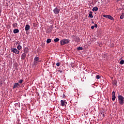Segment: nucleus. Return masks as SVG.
<instances>
[{
  "label": "nucleus",
  "instance_id": "1",
  "mask_svg": "<svg viewBox=\"0 0 124 124\" xmlns=\"http://www.w3.org/2000/svg\"><path fill=\"white\" fill-rule=\"evenodd\" d=\"M118 101L121 105H124V97L122 95H118Z\"/></svg>",
  "mask_w": 124,
  "mask_h": 124
},
{
  "label": "nucleus",
  "instance_id": "2",
  "mask_svg": "<svg viewBox=\"0 0 124 124\" xmlns=\"http://www.w3.org/2000/svg\"><path fill=\"white\" fill-rule=\"evenodd\" d=\"M39 57H35L34 59V61L33 62V66H36L38 64V62H41V61H39Z\"/></svg>",
  "mask_w": 124,
  "mask_h": 124
},
{
  "label": "nucleus",
  "instance_id": "3",
  "mask_svg": "<svg viewBox=\"0 0 124 124\" xmlns=\"http://www.w3.org/2000/svg\"><path fill=\"white\" fill-rule=\"evenodd\" d=\"M61 45H64V44H68L69 43V41L68 39H63L60 42Z\"/></svg>",
  "mask_w": 124,
  "mask_h": 124
},
{
  "label": "nucleus",
  "instance_id": "4",
  "mask_svg": "<svg viewBox=\"0 0 124 124\" xmlns=\"http://www.w3.org/2000/svg\"><path fill=\"white\" fill-rule=\"evenodd\" d=\"M103 16L104 17V18H107L109 20H112V21H115V19L110 15H103Z\"/></svg>",
  "mask_w": 124,
  "mask_h": 124
},
{
  "label": "nucleus",
  "instance_id": "5",
  "mask_svg": "<svg viewBox=\"0 0 124 124\" xmlns=\"http://www.w3.org/2000/svg\"><path fill=\"white\" fill-rule=\"evenodd\" d=\"M11 52H13V53H15L16 55H19L20 54V51L17 50L16 48H12L11 49Z\"/></svg>",
  "mask_w": 124,
  "mask_h": 124
},
{
  "label": "nucleus",
  "instance_id": "6",
  "mask_svg": "<svg viewBox=\"0 0 124 124\" xmlns=\"http://www.w3.org/2000/svg\"><path fill=\"white\" fill-rule=\"evenodd\" d=\"M53 12L54 13H55V14H59V13H60V9L58 8H55L54 10H53Z\"/></svg>",
  "mask_w": 124,
  "mask_h": 124
},
{
  "label": "nucleus",
  "instance_id": "7",
  "mask_svg": "<svg viewBox=\"0 0 124 124\" xmlns=\"http://www.w3.org/2000/svg\"><path fill=\"white\" fill-rule=\"evenodd\" d=\"M61 106H62V107L67 104V102H66V101L62 100L61 101Z\"/></svg>",
  "mask_w": 124,
  "mask_h": 124
},
{
  "label": "nucleus",
  "instance_id": "8",
  "mask_svg": "<svg viewBox=\"0 0 124 124\" xmlns=\"http://www.w3.org/2000/svg\"><path fill=\"white\" fill-rule=\"evenodd\" d=\"M112 94V101H115L116 99V94H115V91H113Z\"/></svg>",
  "mask_w": 124,
  "mask_h": 124
},
{
  "label": "nucleus",
  "instance_id": "9",
  "mask_svg": "<svg viewBox=\"0 0 124 124\" xmlns=\"http://www.w3.org/2000/svg\"><path fill=\"white\" fill-rule=\"evenodd\" d=\"M31 29V26L29 24H27L25 26V30L26 31H29V30Z\"/></svg>",
  "mask_w": 124,
  "mask_h": 124
},
{
  "label": "nucleus",
  "instance_id": "10",
  "mask_svg": "<svg viewBox=\"0 0 124 124\" xmlns=\"http://www.w3.org/2000/svg\"><path fill=\"white\" fill-rule=\"evenodd\" d=\"M18 87H20V84L19 83H15L13 87V88L15 89L16 88H18Z\"/></svg>",
  "mask_w": 124,
  "mask_h": 124
},
{
  "label": "nucleus",
  "instance_id": "11",
  "mask_svg": "<svg viewBox=\"0 0 124 124\" xmlns=\"http://www.w3.org/2000/svg\"><path fill=\"white\" fill-rule=\"evenodd\" d=\"M28 53H29V48H28L27 47L24 48L23 54H25L27 55V54H28Z\"/></svg>",
  "mask_w": 124,
  "mask_h": 124
},
{
  "label": "nucleus",
  "instance_id": "12",
  "mask_svg": "<svg viewBox=\"0 0 124 124\" xmlns=\"http://www.w3.org/2000/svg\"><path fill=\"white\" fill-rule=\"evenodd\" d=\"M26 57H27V54H26L25 53H23L21 55V60H25Z\"/></svg>",
  "mask_w": 124,
  "mask_h": 124
},
{
  "label": "nucleus",
  "instance_id": "13",
  "mask_svg": "<svg viewBox=\"0 0 124 124\" xmlns=\"http://www.w3.org/2000/svg\"><path fill=\"white\" fill-rule=\"evenodd\" d=\"M89 17L92 19V18H93V12H90V14H89Z\"/></svg>",
  "mask_w": 124,
  "mask_h": 124
},
{
  "label": "nucleus",
  "instance_id": "14",
  "mask_svg": "<svg viewBox=\"0 0 124 124\" xmlns=\"http://www.w3.org/2000/svg\"><path fill=\"white\" fill-rule=\"evenodd\" d=\"M12 26L14 28H17L18 26V24H17V23H13Z\"/></svg>",
  "mask_w": 124,
  "mask_h": 124
},
{
  "label": "nucleus",
  "instance_id": "15",
  "mask_svg": "<svg viewBox=\"0 0 124 124\" xmlns=\"http://www.w3.org/2000/svg\"><path fill=\"white\" fill-rule=\"evenodd\" d=\"M14 33H18L19 32V29H16L13 31Z\"/></svg>",
  "mask_w": 124,
  "mask_h": 124
},
{
  "label": "nucleus",
  "instance_id": "16",
  "mask_svg": "<svg viewBox=\"0 0 124 124\" xmlns=\"http://www.w3.org/2000/svg\"><path fill=\"white\" fill-rule=\"evenodd\" d=\"M93 11H97L98 10V8L97 7H94L92 9Z\"/></svg>",
  "mask_w": 124,
  "mask_h": 124
},
{
  "label": "nucleus",
  "instance_id": "17",
  "mask_svg": "<svg viewBox=\"0 0 124 124\" xmlns=\"http://www.w3.org/2000/svg\"><path fill=\"white\" fill-rule=\"evenodd\" d=\"M52 41V39H47L46 40V43L47 44H49Z\"/></svg>",
  "mask_w": 124,
  "mask_h": 124
},
{
  "label": "nucleus",
  "instance_id": "18",
  "mask_svg": "<svg viewBox=\"0 0 124 124\" xmlns=\"http://www.w3.org/2000/svg\"><path fill=\"white\" fill-rule=\"evenodd\" d=\"M17 48L18 50H21L22 49V46H21V45H20V44H18V45L17 46Z\"/></svg>",
  "mask_w": 124,
  "mask_h": 124
},
{
  "label": "nucleus",
  "instance_id": "19",
  "mask_svg": "<svg viewBox=\"0 0 124 124\" xmlns=\"http://www.w3.org/2000/svg\"><path fill=\"white\" fill-rule=\"evenodd\" d=\"M54 42H59V41H60V39H59L58 38H56L54 39Z\"/></svg>",
  "mask_w": 124,
  "mask_h": 124
},
{
  "label": "nucleus",
  "instance_id": "20",
  "mask_svg": "<svg viewBox=\"0 0 124 124\" xmlns=\"http://www.w3.org/2000/svg\"><path fill=\"white\" fill-rule=\"evenodd\" d=\"M77 49L78 51H82V50H83V47H82L81 46H79L77 48Z\"/></svg>",
  "mask_w": 124,
  "mask_h": 124
},
{
  "label": "nucleus",
  "instance_id": "21",
  "mask_svg": "<svg viewBox=\"0 0 124 124\" xmlns=\"http://www.w3.org/2000/svg\"><path fill=\"white\" fill-rule=\"evenodd\" d=\"M120 64H124V60H122L120 62Z\"/></svg>",
  "mask_w": 124,
  "mask_h": 124
},
{
  "label": "nucleus",
  "instance_id": "22",
  "mask_svg": "<svg viewBox=\"0 0 124 124\" xmlns=\"http://www.w3.org/2000/svg\"><path fill=\"white\" fill-rule=\"evenodd\" d=\"M124 14L123 13L122 15L120 16V19H124Z\"/></svg>",
  "mask_w": 124,
  "mask_h": 124
},
{
  "label": "nucleus",
  "instance_id": "23",
  "mask_svg": "<svg viewBox=\"0 0 124 124\" xmlns=\"http://www.w3.org/2000/svg\"><path fill=\"white\" fill-rule=\"evenodd\" d=\"M23 82H24V80L23 79H20L18 83H19V84H22L23 83Z\"/></svg>",
  "mask_w": 124,
  "mask_h": 124
},
{
  "label": "nucleus",
  "instance_id": "24",
  "mask_svg": "<svg viewBox=\"0 0 124 124\" xmlns=\"http://www.w3.org/2000/svg\"><path fill=\"white\" fill-rule=\"evenodd\" d=\"M96 79H100V77L99 75H97L96 76Z\"/></svg>",
  "mask_w": 124,
  "mask_h": 124
},
{
  "label": "nucleus",
  "instance_id": "25",
  "mask_svg": "<svg viewBox=\"0 0 124 124\" xmlns=\"http://www.w3.org/2000/svg\"><path fill=\"white\" fill-rule=\"evenodd\" d=\"M56 65H57V66H60V65H61V63H60V62H57V63H56Z\"/></svg>",
  "mask_w": 124,
  "mask_h": 124
},
{
  "label": "nucleus",
  "instance_id": "26",
  "mask_svg": "<svg viewBox=\"0 0 124 124\" xmlns=\"http://www.w3.org/2000/svg\"><path fill=\"white\" fill-rule=\"evenodd\" d=\"M58 71L60 73H62V70H59Z\"/></svg>",
  "mask_w": 124,
  "mask_h": 124
},
{
  "label": "nucleus",
  "instance_id": "27",
  "mask_svg": "<svg viewBox=\"0 0 124 124\" xmlns=\"http://www.w3.org/2000/svg\"><path fill=\"white\" fill-rule=\"evenodd\" d=\"M94 28H97V24H94Z\"/></svg>",
  "mask_w": 124,
  "mask_h": 124
},
{
  "label": "nucleus",
  "instance_id": "28",
  "mask_svg": "<svg viewBox=\"0 0 124 124\" xmlns=\"http://www.w3.org/2000/svg\"><path fill=\"white\" fill-rule=\"evenodd\" d=\"M91 29H92V30H93V29H94V26H91Z\"/></svg>",
  "mask_w": 124,
  "mask_h": 124
},
{
  "label": "nucleus",
  "instance_id": "29",
  "mask_svg": "<svg viewBox=\"0 0 124 124\" xmlns=\"http://www.w3.org/2000/svg\"><path fill=\"white\" fill-rule=\"evenodd\" d=\"M19 44H20L19 43V42H16V45H19Z\"/></svg>",
  "mask_w": 124,
  "mask_h": 124
},
{
  "label": "nucleus",
  "instance_id": "30",
  "mask_svg": "<svg viewBox=\"0 0 124 124\" xmlns=\"http://www.w3.org/2000/svg\"><path fill=\"white\" fill-rule=\"evenodd\" d=\"M94 23V22L93 21H92V24H93Z\"/></svg>",
  "mask_w": 124,
  "mask_h": 124
},
{
  "label": "nucleus",
  "instance_id": "31",
  "mask_svg": "<svg viewBox=\"0 0 124 124\" xmlns=\"http://www.w3.org/2000/svg\"><path fill=\"white\" fill-rule=\"evenodd\" d=\"M114 84H115V85H116L117 84V82L114 83Z\"/></svg>",
  "mask_w": 124,
  "mask_h": 124
}]
</instances>
